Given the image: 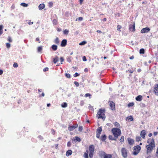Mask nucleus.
I'll use <instances>...</instances> for the list:
<instances>
[{"label": "nucleus", "mask_w": 158, "mask_h": 158, "mask_svg": "<svg viewBox=\"0 0 158 158\" xmlns=\"http://www.w3.org/2000/svg\"><path fill=\"white\" fill-rule=\"evenodd\" d=\"M147 142L149 143V145L146 146L147 152L148 154L151 152L153 148L155 147V145L154 141L153 139H149L148 140Z\"/></svg>", "instance_id": "obj_1"}, {"label": "nucleus", "mask_w": 158, "mask_h": 158, "mask_svg": "<svg viewBox=\"0 0 158 158\" xmlns=\"http://www.w3.org/2000/svg\"><path fill=\"white\" fill-rule=\"evenodd\" d=\"M111 131L113 133L114 137L117 139L118 136L121 134V131L120 129L114 128L111 130Z\"/></svg>", "instance_id": "obj_2"}, {"label": "nucleus", "mask_w": 158, "mask_h": 158, "mask_svg": "<svg viewBox=\"0 0 158 158\" xmlns=\"http://www.w3.org/2000/svg\"><path fill=\"white\" fill-rule=\"evenodd\" d=\"M104 110L100 109L99 111L98 112L97 114L98 116V118H101L103 120H105V115L104 114Z\"/></svg>", "instance_id": "obj_3"}, {"label": "nucleus", "mask_w": 158, "mask_h": 158, "mask_svg": "<svg viewBox=\"0 0 158 158\" xmlns=\"http://www.w3.org/2000/svg\"><path fill=\"white\" fill-rule=\"evenodd\" d=\"M141 149V147L139 145L135 146L133 148V152L132 154L134 155H137Z\"/></svg>", "instance_id": "obj_4"}, {"label": "nucleus", "mask_w": 158, "mask_h": 158, "mask_svg": "<svg viewBox=\"0 0 158 158\" xmlns=\"http://www.w3.org/2000/svg\"><path fill=\"white\" fill-rule=\"evenodd\" d=\"M89 154L90 158H92L93 156L94 153V146L93 145H91L89 146Z\"/></svg>", "instance_id": "obj_5"}, {"label": "nucleus", "mask_w": 158, "mask_h": 158, "mask_svg": "<svg viewBox=\"0 0 158 158\" xmlns=\"http://www.w3.org/2000/svg\"><path fill=\"white\" fill-rule=\"evenodd\" d=\"M122 156L124 158H127V150L125 148H122L121 149Z\"/></svg>", "instance_id": "obj_6"}, {"label": "nucleus", "mask_w": 158, "mask_h": 158, "mask_svg": "<svg viewBox=\"0 0 158 158\" xmlns=\"http://www.w3.org/2000/svg\"><path fill=\"white\" fill-rule=\"evenodd\" d=\"M150 31V29L148 27H145L143 28L141 31V32L142 33H148Z\"/></svg>", "instance_id": "obj_7"}, {"label": "nucleus", "mask_w": 158, "mask_h": 158, "mask_svg": "<svg viewBox=\"0 0 158 158\" xmlns=\"http://www.w3.org/2000/svg\"><path fill=\"white\" fill-rule=\"evenodd\" d=\"M110 106V109L112 110H115V104L112 101L109 102Z\"/></svg>", "instance_id": "obj_8"}, {"label": "nucleus", "mask_w": 158, "mask_h": 158, "mask_svg": "<svg viewBox=\"0 0 158 158\" xmlns=\"http://www.w3.org/2000/svg\"><path fill=\"white\" fill-rule=\"evenodd\" d=\"M154 89V91L156 95H158V85L157 84H156L155 85Z\"/></svg>", "instance_id": "obj_9"}, {"label": "nucleus", "mask_w": 158, "mask_h": 158, "mask_svg": "<svg viewBox=\"0 0 158 158\" xmlns=\"http://www.w3.org/2000/svg\"><path fill=\"white\" fill-rule=\"evenodd\" d=\"M106 154V153L103 151H99L98 153L99 156L102 158H104Z\"/></svg>", "instance_id": "obj_10"}, {"label": "nucleus", "mask_w": 158, "mask_h": 158, "mask_svg": "<svg viewBox=\"0 0 158 158\" xmlns=\"http://www.w3.org/2000/svg\"><path fill=\"white\" fill-rule=\"evenodd\" d=\"M67 40L64 39L62 40L61 44V46L62 47H64L66 46L67 44Z\"/></svg>", "instance_id": "obj_11"}, {"label": "nucleus", "mask_w": 158, "mask_h": 158, "mask_svg": "<svg viewBox=\"0 0 158 158\" xmlns=\"http://www.w3.org/2000/svg\"><path fill=\"white\" fill-rule=\"evenodd\" d=\"M128 141L129 144L130 145H133L134 142V140L130 138H128Z\"/></svg>", "instance_id": "obj_12"}, {"label": "nucleus", "mask_w": 158, "mask_h": 158, "mask_svg": "<svg viewBox=\"0 0 158 158\" xmlns=\"http://www.w3.org/2000/svg\"><path fill=\"white\" fill-rule=\"evenodd\" d=\"M78 125L77 124L75 126H69L68 127V129L70 131H73L74 129L75 128H76L77 127Z\"/></svg>", "instance_id": "obj_13"}, {"label": "nucleus", "mask_w": 158, "mask_h": 158, "mask_svg": "<svg viewBox=\"0 0 158 158\" xmlns=\"http://www.w3.org/2000/svg\"><path fill=\"white\" fill-rule=\"evenodd\" d=\"M130 30L132 31H134L135 30V25L134 23L133 25H130L129 27Z\"/></svg>", "instance_id": "obj_14"}, {"label": "nucleus", "mask_w": 158, "mask_h": 158, "mask_svg": "<svg viewBox=\"0 0 158 158\" xmlns=\"http://www.w3.org/2000/svg\"><path fill=\"white\" fill-rule=\"evenodd\" d=\"M133 118L131 115L129 116L126 118V120L127 121H133Z\"/></svg>", "instance_id": "obj_15"}, {"label": "nucleus", "mask_w": 158, "mask_h": 158, "mask_svg": "<svg viewBox=\"0 0 158 158\" xmlns=\"http://www.w3.org/2000/svg\"><path fill=\"white\" fill-rule=\"evenodd\" d=\"M146 135V132L145 131L142 130L140 133V135L143 138H144L145 135Z\"/></svg>", "instance_id": "obj_16"}, {"label": "nucleus", "mask_w": 158, "mask_h": 158, "mask_svg": "<svg viewBox=\"0 0 158 158\" xmlns=\"http://www.w3.org/2000/svg\"><path fill=\"white\" fill-rule=\"evenodd\" d=\"M72 153V151L71 150H68L66 152V156H69L71 155Z\"/></svg>", "instance_id": "obj_17"}, {"label": "nucleus", "mask_w": 158, "mask_h": 158, "mask_svg": "<svg viewBox=\"0 0 158 158\" xmlns=\"http://www.w3.org/2000/svg\"><path fill=\"white\" fill-rule=\"evenodd\" d=\"M142 99V97L141 95H139L137 96L135 98L136 101H140Z\"/></svg>", "instance_id": "obj_18"}, {"label": "nucleus", "mask_w": 158, "mask_h": 158, "mask_svg": "<svg viewBox=\"0 0 158 158\" xmlns=\"http://www.w3.org/2000/svg\"><path fill=\"white\" fill-rule=\"evenodd\" d=\"M45 7V5L44 4H40L39 6V10H42Z\"/></svg>", "instance_id": "obj_19"}, {"label": "nucleus", "mask_w": 158, "mask_h": 158, "mask_svg": "<svg viewBox=\"0 0 158 158\" xmlns=\"http://www.w3.org/2000/svg\"><path fill=\"white\" fill-rule=\"evenodd\" d=\"M114 124L116 127H118V128L119 129L120 127V125L118 123L115 122L114 123Z\"/></svg>", "instance_id": "obj_20"}, {"label": "nucleus", "mask_w": 158, "mask_h": 158, "mask_svg": "<svg viewBox=\"0 0 158 158\" xmlns=\"http://www.w3.org/2000/svg\"><path fill=\"white\" fill-rule=\"evenodd\" d=\"M52 48L53 50L54 51H56L57 49V46L56 45H53L52 46Z\"/></svg>", "instance_id": "obj_21"}, {"label": "nucleus", "mask_w": 158, "mask_h": 158, "mask_svg": "<svg viewBox=\"0 0 158 158\" xmlns=\"http://www.w3.org/2000/svg\"><path fill=\"white\" fill-rule=\"evenodd\" d=\"M58 60L59 58L58 56H56L53 59V62L55 64H56L57 61H58Z\"/></svg>", "instance_id": "obj_22"}, {"label": "nucleus", "mask_w": 158, "mask_h": 158, "mask_svg": "<svg viewBox=\"0 0 158 158\" xmlns=\"http://www.w3.org/2000/svg\"><path fill=\"white\" fill-rule=\"evenodd\" d=\"M112 157L111 155L106 154L104 158H111Z\"/></svg>", "instance_id": "obj_23"}, {"label": "nucleus", "mask_w": 158, "mask_h": 158, "mask_svg": "<svg viewBox=\"0 0 158 158\" xmlns=\"http://www.w3.org/2000/svg\"><path fill=\"white\" fill-rule=\"evenodd\" d=\"M87 152H85L84 154V158H88V150H87Z\"/></svg>", "instance_id": "obj_24"}, {"label": "nucleus", "mask_w": 158, "mask_h": 158, "mask_svg": "<svg viewBox=\"0 0 158 158\" xmlns=\"http://www.w3.org/2000/svg\"><path fill=\"white\" fill-rule=\"evenodd\" d=\"M141 140V138L139 136H137L136 138V141L139 142Z\"/></svg>", "instance_id": "obj_25"}, {"label": "nucleus", "mask_w": 158, "mask_h": 158, "mask_svg": "<svg viewBox=\"0 0 158 158\" xmlns=\"http://www.w3.org/2000/svg\"><path fill=\"white\" fill-rule=\"evenodd\" d=\"M75 140L77 141L78 142H80L81 141V139L77 136H76L74 139V141H75Z\"/></svg>", "instance_id": "obj_26"}, {"label": "nucleus", "mask_w": 158, "mask_h": 158, "mask_svg": "<svg viewBox=\"0 0 158 158\" xmlns=\"http://www.w3.org/2000/svg\"><path fill=\"white\" fill-rule=\"evenodd\" d=\"M61 106L63 108H65L67 106V104L66 102H64L63 104H61Z\"/></svg>", "instance_id": "obj_27"}, {"label": "nucleus", "mask_w": 158, "mask_h": 158, "mask_svg": "<svg viewBox=\"0 0 158 158\" xmlns=\"http://www.w3.org/2000/svg\"><path fill=\"white\" fill-rule=\"evenodd\" d=\"M102 131V128L101 127H98L97 129V132L101 134Z\"/></svg>", "instance_id": "obj_28"}, {"label": "nucleus", "mask_w": 158, "mask_h": 158, "mask_svg": "<svg viewBox=\"0 0 158 158\" xmlns=\"http://www.w3.org/2000/svg\"><path fill=\"white\" fill-rule=\"evenodd\" d=\"M86 43V41H83L82 42L80 43L79 45H83L85 44Z\"/></svg>", "instance_id": "obj_29"}, {"label": "nucleus", "mask_w": 158, "mask_h": 158, "mask_svg": "<svg viewBox=\"0 0 158 158\" xmlns=\"http://www.w3.org/2000/svg\"><path fill=\"white\" fill-rule=\"evenodd\" d=\"M42 46H39L38 48L37 51L38 52H40L42 50Z\"/></svg>", "instance_id": "obj_30"}, {"label": "nucleus", "mask_w": 158, "mask_h": 158, "mask_svg": "<svg viewBox=\"0 0 158 158\" xmlns=\"http://www.w3.org/2000/svg\"><path fill=\"white\" fill-rule=\"evenodd\" d=\"M2 25H0V35L2 33Z\"/></svg>", "instance_id": "obj_31"}, {"label": "nucleus", "mask_w": 158, "mask_h": 158, "mask_svg": "<svg viewBox=\"0 0 158 158\" xmlns=\"http://www.w3.org/2000/svg\"><path fill=\"white\" fill-rule=\"evenodd\" d=\"M55 43L57 44H58L59 43V39L58 38H56L54 41Z\"/></svg>", "instance_id": "obj_32"}, {"label": "nucleus", "mask_w": 158, "mask_h": 158, "mask_svg": "<svg viewBox=\"0 0 158 158\" xmlns=\"http://www.w3.org/2000/svg\"><path fill=\"white\" fill-rule=\"evenodd\" d=\"M139 53L140 54H144V50L143 48L139 50Z\"/></svg>", "instance_id": "obj_33"}, {"label": "nucleus", "mask_w": 158, "mask_h": 158, "mask_svg": "<svg viewBox=\"0 0 158 158\" xmlns=\"http://www.w3.org/2000/svg\"><path fill=\"white\" fill-rule=\"evenodd\" d=\"M69 31L67 29H65L64 30L63 33L64 34L67 35L69 33Z\"/></svg>", "instance_id": "obj_34"}, {"label": "nucleus", "mask_w": 158, "mask_h": 158, "mask_svg": "<svg viewBox=\"0 0 158 158\" xmlns=\"http://www.w3.org/2000/svg\"><path fill=\"white\" fill-rule=\"evenodd\" d=\"M106 138V136L105 135H104L102 136L101 139L102 141H104L105 140Z\"/></svg>", "instance_id": "obj_35"}, {"label": "nucleus", "mask_w": 158, "mask_h": 158, "mask_svg": "<svg viewBox=\"0 0 158 158\" xmlns=\"http://www.w3.org/2000/svg\"><path fill=\"white\" fill-rule=\"evenodd\" d=\"M21 5L24 7H26L28 5L25 3H22L21 4Z\"/></svg>", "instance_id": "obj_36"}, {"label": "nucleus", "mask_w": 158, "mask_h": 158, "mask_svg": "<svg viewBox=\"0 0 158 158\" xmlns=\"http://www.w3.org/2000/svg\"><path fill=\"white\" fill-rule=\"evenodd\" d=\"M124 136H122L121 137L120 140L121 143H123L124 141Z\"/></svg>", "instance_id": "obj_37"}, {"label": "nucleus", "mask_w": 158, "mask_h": 158, "mask_svg": "<svg viewBox=\"0 0 158 158\" xmlns=\"http://www.w3.org/2000/svg\"><path fill=\"white\" fill-rule=\"evenodd\" d=\"M134 105V103L133 102H131L128 104V106L129 107H130L131 106H132Z\"/></svg>", "instance_id": "obj_38"}, {"label": "nucleus", "mask_w": 158, "mask_h": 158, "mask_svg": "<svg viewBox=\"0 0 158 158\" xmlns=\"http://www.w3.org/2000/svg\"><path fill=\"white\" fill-rule=\"evenodd\" d=\"M109 138L110 139H113L114 140H115L116 139L115 138H114L112 135H109Z\"/></svg>", "instance_id": "obj_39"}, {"label": "nucleus", "mask_w": 158, "mask_h": 158, "mask_svg": "<svg viewBox=\"0 0 158 158\" xmlns=\"http://www.w3.org/2000/svg\"><path fill=\"white\" fill-rule=\"evenodd\" d=\"M65 76L68 78H70V75L69 73H66L65 74Z\"/></svg>", "instance_id": "obj_40"}, {"label": "nucleus", "mask_w": 158, "mask_h": 158, "mask_svg": "<svg viewBox=\"0 0 158 158\" xmlns=\"http://www.w3.org/2000/svg\"><path fill=\"white\" fill-rule=\"evenodd\" d=\"M6 46L7 48H9L10 47V44L9 43H7L6 44Z\"/></svg>", "instance_id": "obj_41"}, {"label": "nucleus", "mask_w": 158, "mask_h": 158, "mask_svg": "<svg viewBox=\"0 0 158 158\" xmlns=\"http://www.w3.org/2000/svg\"><path fill=\"white\" fill-rule=\"evenodd\" d=\"M117 30L120 31V30L121 28V26L120 25H118L117 26Z\"/></svg>", "instance_id": "obj_42"}, {"label": "nucleus", "mask_w": 158, "mask_h": 158, "mask_svg": "<svg viewBox=\"0 0 158 158\" xmlns=\"http://www.w3.org/2000/svg\"><path fill=\"white\" fill-rule=\"evenodd\" d=\"M74 83L76 86L78 87L79 86V84L78 82L75 81L74 82Z\"/></svg>", "instance_id": "obj_43"}, {"label": "nucleus", "mask_w": 158, "mask_h": 158, "mask_svg": "<svg viewBox=\"0 0 158 158\" xmlns=\"http://www.w3.org/2000/svg\"><path fill=\"white\" fill-rule=\"evenodd\" d=\"M13 66L14 67H17L18 66L17 63H14L13 65Z\"/></svg>", "instance_id": "obj_44"}, {"label": "nucleus", "mask_w": 158, "mask_h": 158, "mask_svg": "<svg viewBox=\"0 0 158 158\" xmlns=\"http://www.w3.org/2000/svg\"><path fill=\"white\" fill-rule=\"evenodd\" d=\"M82 60L84 61H86L87 60L86 57L85 56H84L83 57Z\"/></svg>", "instance_id": "obj_45"}, {"label": "nucleus", "mask_w": 158, "mask_h": 158, "mask_svg": "<svg viewBox=\"0 0 158 158\" xmlns=\"http://www.w3.org/2000/svg\"><path fill=\"white\" fill-rule=\"evenodd\" d=\"M8 40L9 42H12V40L10 36L8 37Z\"/></svg>", "instance_id": "obj_46"}, {"label": "nucleus", "mask_w": 158, "mask_h": 158, "mask_svg": "<svg viewBox=\"0 0 158 158\" xmlns=\"http://www.w3.org/2000/svg\"><path fill=\"white\" fill-rule=\"evenodd\" d=\"M83 129V127L82 126H80L79 127V131H81Z\"/></svg>", "instance_id": "obj_47"}, {"label": "nucleus", "mask_w": 158, "mask_h": 158, "mask_svg": "<svg viewBox=\"0 0 158 158\" xmlns=\"http://www.w3.org/2000/svg\"><path fill=\"white\" fill-rule=\"evenodd\" d=\"M79 74L77 73H76L73 76L74 77H76L78 76H79Z\"/></svg>", "instance_id": "obj_48"}, {"label": "nucleus", "mask_w": 158, "mask_h": 158, "mask_svg": "<svg viewBox=\"0 0 158 158\" xmlns=\"http://www.w3.org/2000/svg\"><path fill=\"white\" fill-rule=\"evenodd\" d=\"M106 125L107 126L110 127H112L113 126V125L111 124L110 123H107Z\"/></svg>", "instance_id": "obj_49"}, {"label": "nucleus", "mask_w": 158, "mask_h": 158, "mask_svg": "<svg viewBox=\"0 0 158 158\" xmlns=\"http://www.w3.org/2000/svg\"><path fill=\"white\" fill-rule=\"evenodd\" d=\"M71 145V143L70 142H69L67 144V145L68 147H70Z\"/></svg>", "instance_id": "obj_50"}, {"label": "nucleus", "mask_w": 158, "mask_h": 158, "mask_svg": "<svg viewBox=\"0 0 158 158\" xmlns=\"http://www.w3.org/2000/svg\"><path fill=\"white\" fill-rule=\"evenodd\" d=\"M100 134H101L100 133H98L97 132V133L96 134V137L97 138H99L100 137Z\"/></svg>", "instance_id": "obj_51"}, {"label": "nucleus", "mask_w": 158, "mask_h": 158, "mask_svg": "<svg viewBox=\"0 0 158 158\" xmlns=\"http://www.w3.org/2000/svg\"><path fill=\"white\" fill-rule=\"evenodd\" d=\"M91 96V95L89 94V93L86 94H85V96L86 97L90 96Z\"/></svg>", "instance_id": "obj_52"}, {"label": "nucleus", "mask_w": 158, "mask_h": 158, "mask_svg": "<svg viewBox=\"0 0 158 158\" xmlns=\"http://www.w3.org/2000/svg\"><path fill=\"white\" fill-rule=\"evenodd\" d=\"M84 102L83 101H81V102L80 104L81 106L83 105H84Z\"/></svg>", "instance_id": "obj_53"}, {"label": "nucleus", "mask_w": 158, "mask_h": 158, "mask_svg": "<svg viewBox=\"0 0 158 158\" xmlns=\"http://www.w3.org/2000/svg\"><path fill=\"white\" fill-rule=\"evenodd\" d=\"M49 5L50 7H51L52 6V2H50L49 3Z\"/></svg>", "instance_id": "obj_54"}, {"label": "nucleus", "mask_w": 158, "mask_h": 158, "mask_svg": "<svg viewBox=\"0 0 158 158\" xmlns=\"http://www.w3.org/2000/svg\"><path fill=\"white\" fill-rule=\"evenodd\" d=\"M67 61L69 62H70L71 61V60L70 58L69 57V58H68L67 59Z\"/></svg>", "instance_id": "obj_55"}, {"label": "nucleus", "mask_w": 158, "mask_h": 158, "mask_svg": "<svg viewBox=\"0 0 158 158\" xmlns=\"http://www.w3.org/2000/svg\"><path fill=\"white\" fill-rule=\"evenodd\" d=\"M48 68H46L43 69V71H48Z\"/></svg>", "instance_id": "obj_56"}, {"label": "nucleus", "mask_w": 158, "mask_h": 158, "mask_svg": "<svg viewBox=\"0 0 158 158\" xmlns=\"http://www.w3.org/2000/svg\"><path fill=\"white\" fill-rule=\"evenodd\" d=\"M60 60L61 62H62L64 60V58L62 57H61L60 58Z\"/></svg>", "instance_id": "obj_57"}, {"label": "nucleus", "mask_w": 158, "mask_h": 158, "mask_svg": "<svg viewBox=\"0 0 158 158\" xmlns=\"http://www.w3.org/2000/svg\"><path fill=\"white\" fill-rule=\"evenodd\" d=\"M3 73V71L1 69H0V75H1Z\"/></svg>", "instance_id": "obj_58"}, {"label": "nucleus", "mask_w": 158, "mask_h": 158, "mask_svg": "<svg viewBox=\"0 0 158 158\" xmlns=\"http://www.w3.org/2000/svg\"><path fill=\"white\" fill-rule=\"evenodd\" d=\"M83 19V18L82 17H80L78 18V20L79 21H82Z\"/></svg>", "instance_id": "obj_59"}, {"label": "nucleus", "mask_w": 158, "mask_h": 158, "mask_svg": "<svg viewBox=\"0 0 158 158\" xmlns=\"http://www.w3.org/2000/svg\"><path fill=\"white\" fill-rule=\"evenodd\" d=\"M36 41H39V43H40V39L39 38H37L36 39Z\"/></svg>", "instance_id": "obj_60"}, {"label": "nucleus", "mask_w": 158, "mask_h": 158, "mask_svg": "<svg viewBox=\"0 0 158 158\" xmlns=\"http://www.w3.org/2000/svg\"><path fill=\"white\" fill-rule=\"evenodd\" d=\"M154 135L156 136L158 134V132H154Z\"/></svg>", "instance_id": "obj_61"}, {"label": "nucleus", "mask_w": 158, "mask_h": 158, "mask_svg": "<svg viewBox=\"0 0 158 158\" xmlns=\"http://www.w3.org/2000/svg\"><path fill=\"white\" fill-rule=\"evenodd\" d=\"M33 22H29L28 23V24L30 25H31L32 24H33Z\"/></svg>", "instance_id": "obj_62"}, {"label": "nucleus", "mask_w": 158, "mask_h": 158, "mask_svg": "<svg viewBox=\"0 0 158 158\" xmlns=\"http://www.w3.org/2000/svg\"><path fill=\"white\" fill-rule=\"evenodd\" d=\"M134 57L133 56H132L130 57V59L131 60H132V59H134Z\"/></svg>", "instance_id": "obj_63"}, {"label": "nucleus", "mask_w": 158, "mask_h": 158, "mask_svg": "<svg viewBox=\"0 0 158 158\" xmlns=\"http://www.w3.org/2000/svg\"><path fill=\"white\" fill-rule=\"evenodd\" d=\"M141 71V69H138L137 72L139 73Z\"/></svg>", "instance_id": "obj_64"}]
</instances>
